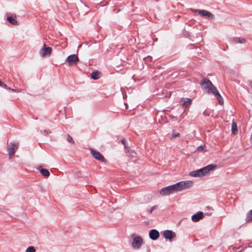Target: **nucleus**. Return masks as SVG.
<instances>
[{
	"mask_svg": "<svg viewBox=\"0 0 252 252\" xmlns=\"http://www.w3.org/2000/svg\"><path fill=\"white\" fill-rule=\"evenodd\" d=\"M192 185L193 182L191 181H180L175 184L162 188L160 190V193L162 195L170 194L176 191H179L189 189L192 187Z\"/></svg>",
	"mask_w": 252,
	"mask_h": 252,
	"instance_id": "f257e3e1",
	"label": "nucleus"
},
{
	"mask_svg": "<svg viewBox=\"0 0 252 252\" xmlns=\"http://www.w3.org/2000/svg\"><path fill=\"white\" fill-rule=\"evenodd\" d=\"M217 167L216 164H209L200 169L190 172L189 175L192 177H201L208 174L211 171L215 170Z\"/></svg>",
	"mask_w": 252,
	"mask_h": 252,
	"instance_id": "f03ea898",
	"label": "nucleus"
},
{
	"mask_svg": "<svg viewBox=\"0 0 252 252\" xmlns=\"http://www.w3.org/2000/svg\"><path fill=\"white\" fill-rule=\"evenodd\" d=\"M207 93L209 94H213L216 97L217 100L219 101V103L220 105L223 104V99L222 97L221 96L219 91L216 87H215L213 85L211 87L209 90L207 91Z\"/></svg>",
	"mask_w": 252,
	"mask_h": 252,
	"instance_id": "7ed1b4c3",
	"label": "nucleus"
},
{
	"mask_svg": "<svg viewBox=\"0 0 252 252\" xmlns=\"http://www.w3.org/2000/svg\"><path fill=\"white\" fill-rule=\"evenodd\" d=\"M19 143L14 142L7 143V151L9 158L11 159L18 150Z\"/></svg>",
	"mask_w": 252,
	"mask_h": 252,
	"instance_id": "20e7f679",
	"label": "nucleus"
},
{
	"mask_svg": "<svg viewBox=\"0 0 252 252\" xmlns=\"http://www.w3.org/2000/svg\"><path fill=\"white\" fill-rule=\"evenodd\" d=\"M143 239L140 236H135L133 239L132 247L134 249H139L143 244Z\"/></svg>",
	"mask_w": 252,
	"mask_h": 252,
	"instance_id": "39448f33",
	"label": "nucleus"
},
{
	"mask_svg": "<svg viewBox=\"0 0 252 252\" xmlns=\"http://www.w3.org/2000/svg\"><path fill=\"white\" fill-rule=\"evenodd\" d=\"M91 153L95 159L101 162H106V159L104 156L98 151L91 149Z\"/></svg>",
	"mask_w": 252,
	"mask_h": 252,
	"instance_id": "423d86ee",
	"label": "nucleus"
},
{
	"mask_svg": "<svg viewBox=\"0 0 252 252\" xmlns=\"http://www.w3.org/2000/svg\"><path fill=\"white\" fill-rule=\"evenodd\" d=\"M65 61L69 65L76 64L79 62V58L76 55L72 54L66 58Z\"/></svg>",
	"mask_w": 252,
	"mask_h": 252,
	"instance_id": "0eeeda50",
	"label": "nucleus"
},
{
	"mask_svg": "<svg viewBox=\"0 0 252 252\" xmlns=\"http://www.w3.org/2000/svg\"><path fill=\"white\" fill-rule=\"evenodd\" d=\"M52 49L50 47H47L45 43L43 44V47L40 51V54L42 57L49 56L52 52Z\"/></svg>",
	"mask_w": 252,
	"mask_h": 252,
	"instance_id": "6e6552de",
	"label": "nucleus"
},
{
	"mask_svg": "<svg viewBox=\"0 0 252 252\" xmlns=\"http://www.w3.org/2000/svg\"><path fill=\"white\" fill-rule=\"evenodd\" d=\"M200 85L203 90L208 91L213 85V84L208 79L204 78L201 82Z\"/></svg>",
	"mask_w": 252,
	"mask_h": 252,
	"instance_id": "1a4fd4ad",
	"label": "nucleus"
},
{
	"mask_svg": "<svg viewBox=\"0 0 252 252\" xmlns=\"http://www.w3.org/2000/svg\"><path fill=\"white\" fill-rule=\"evenodd\" d=\"M176 235L175 232L171 230H166L163 232V236L166 240H168L170 242L176 237Z\"/></svg>",
	"mask_w": 252,
	"mask_h": 252,
	"instance_id": "9d476101",
	"label": "nucleus"
},
{
	"mask_svg": "<svg viewBox=\"0 0 252 252\" xmlns=\"http://www.w3.org/2000/svg\"><path fill=\"white\" fill-rule=\"evenodd\" d=\"M198 14L202 17H207L210 20H214L215 19L214 14L205 10H201L198 11Z\"/></svg>",
	"mask_w": 252,
	"mask_h": 252,
	"instance_id": "9b49d317",
	"label": "nucleus"
},
{
	"mask_svg": "<svg viewBox=\"0 0 252 252\" xmlns=\"http://www.w3.org/2000/svg\"><path fill=\"white\" fill-rule=\"evenodd\" d=\"M149 237L154 241L157 240L159 237V232L155 229H153L149 231Z\"/></svg>",
	"mask_w": 252,
	"mask_h": 252,
	"instance_id": "f8f14e48",
	"label": "nucleus"
},
{
	"mask_svg": "<svg viewBox=\"0 0 252 252\" xmlns=\"http://www.w3.org/2000/svg\"><path fill=\"white\" fill-rule=\"evenodd\" d=\"M204 217V214L202 212L199 211L191 216V220L193 222H197Z\"/></svg>",
	"mask_w": 252,
	"mask_h": 252,
	"instance_id": "ddd939ff",
	"label": "nucleus"
},
{
	"mask_svg": "<svg viewBox=\"0 0 252 252\" xmlns=\"http://www.w3.org/2000/svg\"><path fill=\"white\" fill-rule=\"evenodd\" d=\"M191 102L192 99L189 98H183L181 101V105L184 109L187 108L191 104Z\"/></svg>",
	"mask_w": 252,
	"mask_h": 252,
	"instance_id": "4468645a",
	"label": "nucleus"
},
{
	"mask_svg": "<svg viewBox=\"0 0 252 252\" xmlns=\"http://www.w3.org/2000/svg\"><path fill=\"white\" fill-rule=\"evenodd\" d=\"M36 169L39 171L40 173L45 177H48L50 176V172L48 169L43 168L41 166L36 167Z\"/></svg>",
	"mask_w": 252,
	"mask_h": 252,
	"instance_id": "2eb2a0df",
	"label": "nucleus"
},
{
	"mask_svg": "<svg viewBox=\"0 0 252 252\" xmlns=\"http://www.w3.org/2000/svg\"><path fill=\"white\" fill-rule=\"evenodd\" d=\"M91 77L94 80H97L100 78V72L98 71H94L91 73Z\"/></svg>",
	"mask_w": 252,
	"mask_h": 252,
	"instance_id": "dca6fc26",
	"label": "nucleus"
},
{
	"mask_svg": "<svg viewBox=\"0 0 252 252\" xmlns=\"http://www.w3.org/2000/svg\"><path fill=\"white\" fill-rule=\"evenodd\" d=\"M231 131H232V133L234 135L236 134L238 132L237 125L235 123V122H234V121L233 122V123L232 124Z\"/></svg>",
	"mask_w": 252,
	"mask_h": 252,
	"instance_id": "f3484780",
	"label": "nucleus"
},
{
	"mask_svg": "<svg viewBox=\"0 0 252 252\" xmlns=\"http://www.w3.org/2000/svg\"><path fill=\"white\" fill-rule=\"evenodd\" d=\"M7 20L12 25H17L18 24V22L12 17L8 16L7 17Z\"/></svg>",
	"mask_w": 252,
	"mask_h": 252,
	"instance_id": "a211bd4d",
	"label": "nucleus"
},
{
	"mask_svg": "<svg viewBox=\"0 0 252 252\" xmlns=\"http://www.w3.org/2000/svg\"><path fill=\"white\" fill-rule=\"evenodd\" d=\"M246 41V39L244 38L236 37L234 38V42L235 43H244Z\"/></svg>",
	"mask_w": 252,
	"mask_h": 252,
	"instance_id": "6ab92c4d",
	"label": "nucleus"
},
{
	"mask_svg": "<svg viewBox=\"0 0 252 252\" xmlns=\"http://www.w3.org/2000/svg\"><path fill=\"white\" fill-rule=\"evenodd\" d=\"M246 217L247 222L252 220V210L247 213Z\"/></svg>",
	"mask_w": 252,
	"mask_h": 252,
	"instance_id": "aec40b11",
	"label": "nucleus"
},
{
	"mask_svg": "<svg viewBox=\"0 0 252 252\" xmlns=\"http://www.w3.org/2000/svg\"><path fill=\"white\" fill-rule=\"evenodd\" d=\"M35 249L33 246H30L26 249V252H35Z\"/></svg>",
	"mask_w": 252,
	"mask_h": 252,
	"instance_id": "412c9836",
	"label": "nucleus"
},
{
	"mask_svg": "<svg viewBox=\"0 0 252 252\" xmlns=\"http://www.w3.org/2000/svg\"><path fill=\"white\" fill-rule=\"evenodd\" d=\"M180 135L179 132H176L174 130H173L172 133V136L174 137H178Z\"/></svg>",
	"mask_w": 252,
	"mask_h": 252,
	"instance_id": "4be33fe9",
	"label": "nucleus"
},
{
	"mask_svg": "<svg viewBox=\"0 0 252 252\" xmlns=\"http://www.w3.org/2000/svg\"><path fill=\"white\" fill-rule=\"evenodd\" d=\"M66 139L70 143H74V141L72 137L69 134L67 135Z\"/></svg>",
	"mask_w": 252,
	"mask_h": 252,
	"instance_id": "5701e85b",
	"label": "nucleus"
},
{
	"mask_svg": "<svg viewBox=\"0 0 252 252\" xmlns=\"http://www.w3.org/2000/svg\"><path fill=\"white\" fill-rule=\"evenodd\" d=\"M0 87H2L3 88H5L6 89L7 87V85L5 83H3L0 80Z\"/></svg>",
	"mask_w": 252,
	"mask_h": 252,
	"instance_id": "b1692460",
	"label": "nucleus"
},
{
	"mask_svg": "<svg viewBox=\"0 0 252 252\" xmlns=\"http://www.w3.org/2000/svg\"><path fill=\"white\" fill-rule=\"evenodd\" d=\"M204 148L205 146L200 145L197 148V150L198 151H202L204 150Z\"/></svg>",
	"mask_w": 252,
	"mask_h": 252,
	"instance_id": "393cba45",
	"label": "nucleus"
},
{
	"mask_svg": "<svg viewBox=\"0 0 252 252\" xmlns=\"http://www.w3.org/2000/svg\"><path fill=\"white\" fill-rule=\"evenodd\" d=\"M41 132H42L44 135L46 136L50 132L48 130H44L43 131H42V130H41Z\"/></svg>",
	"mask_w": 252,
	"mask_h": 252,
	"instance_id": "a878e982",
	"label": "nucleus"
},
{
	"mask_svg": "<svg viewBox=\"0 0 252 252\" xmlns=\"http://www.w3.org/2000/svg\"><path fill=\"white\" fill-rule=\"evenodd\" d=\"M189 10L190 11H191L192 12H194V13L197 12V13H198V11H200L201 10H200V9H193V8H190Z\"/></svg>",
	"mask_w": 252,
	"mask_h": 252,
	"instance_id": "bb28decb",
	"label": "nucleus"
},
{
	"mask_svg": "<svg viewBox=\"0 0 252 252\" xmlns=\"http://www.w3.org/2000/svg\"><path fill=\"white\" fill-rule=\"evenodd\" d=\"M158 208V206H157V205H155V206H153V207H152V208H151V209L149 210L150 213H152L153 212V211L155 209H156V208Z\"/></svg>",
	"mask_w": 252,
	"mask_h": 252,
	"instance_id": "cd10ccee",
	"label": "nucleus"
},
{
	"mask_svg": "<svg viewBox=\"0 0 252 252\" xmlns=\"http://www.w3.org/2000/svg\"><path fill=\"white\" fill-rule=\"evenodd\" d=\"M121 143L124 145V146L125 147H126V141L125 139L124 138V139H122Z\"/></svg>",
	"mask_w": 252,
	"mask_h": 252,
	"instance_id": "c85d7f7f",
	"label": "nucleus"
},
{
	"mask_svg": "<svg viewBox=\"0 0 252 252\" xmlns=\"http://www.w3.org/2000/svg\"><path fill=\"white\" fill-rule=\"evenodd\" d=\"M11 91H12L13 92H17V91L15 89H11Z\"/></svg>",
	"mask_w": 252,
	"mask_h": 252,
	"instance_id": "c756f323",
	"label": "nucleus"
},
{
	"mask_svg": "<svg viewBox=\"0 0 252 252\" xmlns=\"http://www.w3.org/2000/svg\"><path fill=\"white\" fill-rule=\"evenodd\" d=\"M6 89H7V90H9V91H11V89H11V88H9V87H7V88H6Z\"/></svg>",
	"mask_w": 252,
	"mask_h": 252,
	"instance_id": "7c9ffc66",
	"label": "nucleus"
},
{
	"mask_svg": "<svg viewBox=\"0 0 252 252\" xmlns=\"http://www.w3.org/2000/svg\"><path fill=\"white\" fill-rule=\"evenodd\" d=\"M2 211V209L0 208V212Z\"/></svg>",
	"mask_w": 252,
	"mask_h": 252,
	"instance_id": "2f4dec72",
	"label": "nucleus"
},
{
	"mask_svg": "<svg viewBox=\"0 0 252 252\" xmlns=\"http://www.w3.org/2000/svg\"><path fill=\"white\" fill-rule=\"evenodd\" d=\"M251 247H252V246H251Z\"/></svg>",
	"mask_w": 252,
	"mask_h": 252,
	"instance_id": "473e14b6",
	"label": "nucleus"
}]
</instances>
